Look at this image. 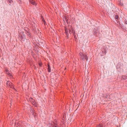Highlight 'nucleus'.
<instances>
[{
	"label": "nucleus",
	"instance_id": "27",
	"mask_svg": "<svg viewBox=\"0 0 127 127\" xmlns=\"http://www.w3.org/2000/svg\"><path fill=\"white\" fill-rule=\"evenodd\" d=\"M101 125H100L99 126V127H101Z\"/></svg>",
	"mask_w": 127,
	"mask_h": 127
},
{
	"label": "nucleus",
	"instance_id": "24",
	"mask_svg": "<svg viewBox=\"0 0 127 127\" xmlns=\"http://www.w3.org/2000/svg\"><path fill=\"white\" fill-rule=\"evenodd\" d=\"M125 23L127 25V20L125 21Z\"/></svg>",
	"mask_w": 127,
	"mask_h": 127
},
{
	"label": "nucleus",
	"instance_id": "21",
	"mask_svg": "<svg viewBox=\"0 0 127 127\" xmlns=\"http://www.w3.org/2000/svg\"><path fill=\"white\" fill-rule=\"evenodd\" d=\"M17 0V2L19 3H22V1L21 0Z\"/></svg>",
	"mask_w": 127,
	"mask_h": 127
},
{
	"label": "nucleus",
	"instance_id": "1",
	"mask_svg": "<svg viewBox=\"0 0 127 127\" xmlns=\"http://www.w3.org/2000/svg\"><path fill=\"white\" fill-rule=\"evenodd\" d=\"M93 34L96 37H98L99 38L101 37L102 34L100 33L99 31H98V29H94L93 31Z\"/></svg>",
	"mask_w": 127,
	"mask_h": 127
},
{
	"label": "nucleus",
	"instance_id": "26",
	"mask_svg": "<svg viewBox=\"0 0 127 127\" xmlns=\"http://www.w3.org/2000/svg\"><path fill=\"white\" fill-rule=\"evenodd\" d=\"M45 23L46 22H43V23H44V24L45 25Z\"/></svg>",
	"mask_w": 127,
	"mask_h": 127
},
{
	"label": "nucleus",
	"instance_id": "7",
	"mask_svg": "<svg viewBox=\"0 0 127 127\" xmlns=\"http://www.w3.org/2000/svg\"><path fill=\"white\" fill-rule=\"evenodd\" d=\"M29 2L33 5L36 6L37 5V3L35 2V1L33 0H29Z\"/></svg>",
	"mask_w": 127,
	"mask_h": 127
},
{
	"label": "nucleus",
	"instance_id": "6",
	"mask_svg": "<svg viewBox=\"0 0 127 127\" xmlns=\"http://www.w3.org/2000/svg\"><path fill=\"white\" fill-rule=\"evenodd\" d=\"M26 34L28 36V37L29 38H32V35L30 31L28 32H25Z\"/></svg>",
	"mask_w": 127,
	"mask_h": 127
},
{
	"label": "nucleus",
	"instance_id": "9",
	"mask_svg": "<svg viewBox=\"0 0 127 127\" xmlns=\"http://www.w3.org/2000/svg\"><path fill=\"white\" fill-rule=\"evenodd\" d=\"M70 28L71 29H69V32L70 34L73 33L74 32V30L73 28V27H72V26H70Z\"/></svg>",
	"mask_w": 127,
	"mask_h": 127
},
{
	"label": "nucleus",
	"instance_id": "4",
	"mask_svg": "<svg viewBox=\"0 0 127 127\" xmlns=\"http://www.w3.org/2000/svg\"><path fill=\"white\" fill-rule=\"evenodd\" d=\"M29 100L32 104L34 105L35 106H37V103H36L34 100L32 98H30Z\"/></svg>",
	"mask_w": 127,
	"mask_h": 127
},
{
	"label": "nucleus",
	"instance_id": "13",
	"mask_svg": "<svg viewBox=\"0 0 127 127\" xmlns=\"http://www.w3.org/2000/svg\"><path fill=\"white\" fill-rule=\"evenodd\" d=\"M48 68H47L48 71V72H51V67H50V65L48 63Z\"/></svg>",
	"mask_w": 127,
	"mask_h": 127
},
{
	"label": "nucleus",
	"instance_id": "5",
	"mask_svg": "<svg viewBox=\"0 0 127 127\" xmlns=\"http://www.w3.org/2000/svg\"><path fill=\"white\" fill-rule=\"evenodd\" d=\"M102 50H102V52L100 53L101 56H103L105 55L106 53V51L105 49H103Z\"/></svg>",
	"mask_w": 127,
	"mask_h": 127
},
{
	"label": "nucleus",
	"instance_id": "19",
	"mask_svg": "<svg viewBox=\"0 0 127 127\" xmlns=\"http://www.w3.org/2000/svg\"><path fill=\"white\" fill-rule=\"evenodd\" d=\"M115 18L116 19L118 20L119 19V17L118 15L117 14H116L115 16Z\"/></svg>",
	"mask_w": 127,
	"mask_h": 127
},
{
	"label": "nucleus",
	"instance_id": "15",
	"mask_svg": "<svg viewBox=\"0 0 127 127\" xmlns=\"http://www.w3.org/2000/svg\"><path fill=\"white\" fill-rule=\"evenodd\" d=\"M122 79H127V76L125 75H123L122 77Z\"/></svg>",
	"mask_w": 127,
	"mask_h": 127
},
{
	"label": "nucleus",
	"instance_id": "8",
	"mask_svg": "<svg viewBox=\"0 0 127 127\" xmlns=\"http://www.w3.org/2000/svg\"><path fill=\"white\" fill-rule=\"evenodd\" d=\"M25 35L24 34H23L21 35L20 37V38L21 39L22 41H24V39H25Z\"/></svg>",
	"mask_w": 127,
	"mask_h": 127
},
{
	"label": "nucleus",
	"instance_id": "22",
	"mask_svg": "<svg viewBox=\"0 0 127 127\" xmlns=\"http://www.w3.org/2000/svg\"><path fill=\"white\" fill-rule=\"evenodd\" d=\"M27 62H30L31 60L27 58Z\"/></svg>",
	"mask_w": 127,
	"mask_h": 127
},
{
	"label": "nucleus",
	"instance_id": "17",
	"mask_svg": "<svg viewBox=\"0 0 127 127\" xmlns=\"http://www.w3.org/2000/svg\"><path fill=\"white\" fill-rule=\"evenodd\" d=\"M64 30L65 31V33H68V30L67 29L66 27H65Z\"/></svg>",
	"mask_w": 127,
	"mask_h": 127
},
{
	"label": "nucleus",
	"instance_id": "25",
	"mask_svg": "<svg viewBox=\"0 0 127 127\" xmlns=\"http://www.w3.org/2000/svg\"><path fill=\"white\" fill-rule=\"evenodd\" d=\"M42 21L43 22H46L44 19H42Z\"/></svg>",
	"mask_w": 127,
	"mask_h": 127
},
{
	"label": "nucleus",
	"instance_id": "10",
	"mask_svg": "<svg viewBox=\"0 0 127 127\" xmlns=\"http://www.w3.org/2000/svg\"><path fill=\"white\" fill-rule=\"evenodd\" d=\"M68 18L66 16H64V18L63 19V20L64 21H66L67 23L68 24Z\"/></svg>",
	"mask_w": 127,
	"mask_h": 127
},
{
	"label": "nucleus",
	"instance_id": "14",
	"mask_svg": "<svg viewBox=\"0 0 127 127\" xmlns=\"http://www.w3.org/2000/svg\"><path fill=\"white\" fill-rule=\"evenodd\" d=\"M73 35L74 36V37L75 39H77V38L75 34V32L74 30L73 32L72 33Z\"/></svg>",
	"mask_w": 127,
	"mask_h": 127
},
{
	"label": "nucleus",
	"instance_id": "2",
	"mask_svg": "<svg viewBox=\"0 0 127 127\" xmlns=\"http://www.w3.org/2000/svg\"><path fill=\"white\" fill-rule=\"evenodd\" d=\"M79 55L81 60L83 61H84L85 60L87 61L88 60V57L86 55H84L81 52L79 53Z\"/></svg>",
	"mask_w": 127,
	"mask_h": 127
},
{
	"label": "nucleus",
	"instance_id": "20",
	"mask_svg": "<svg viewBox=\"0 0 127 127\" xmlns=\"http://www.w3.org/2000/svg\"><path fill=\"white\" fill-rule=\"evenodd\" d=\"M66 35V37H67V39L69 37V34L68 33H65Z\"/></svg>",
	"mask_w": 127,
	"mask_h": 127
},
{
	"label": "nucleus",
	"instance_id": "16",
	"mask_svg": "<svg viewBox=\"0 0 127 127\" xmlns=\"http://www.w3.org/2000/svg\"><path fill=\"white\" fill-rule=\"evenodd\" d=\"M119 26L121 27V29H124V27L120 24H119Z\"/></svg>",
	"mask_w": 127,
	"mask_h": 127
},
{
	"label": "nucleus",
	"instance_id": "23",
	"mask_svg": "<svg viewBox=\"0 0 127 127\" xmlns=\"http://www.w3.org/2000/svg\"><path fill=\"white\" fill-rule=\"evenodd\" d=\"M42 64L41 63H40L39 64V65L40 66H41Z\"/></svg>",
	"mask_w": 127,
	"mask_h": 127
},
{
	"label": "nucleus",
	"instance_id": "18",
	"mask_svg": "<svg viewBox=\"0 0 127 127\" xmlns=\"http://www.w3.org/2000/svg\"><path fill=\"white\" fill-rule=\"evenodd\" d=\"M8 2H9L10 4H9L10 5L13 2V1L12 0H8Z\"/></svg>",
	"mask_w": 127,
	"mask_h": 127
},
{
	"label": "nucleus",
	"instance_id": "11",
	"mask_svg": "<svg viewBox=\"0 0 127 127\" xmlns=\"http://www.w3.org/2000/svg\"><path fill=\"white\" fill-rule=\"evenodd\" d=\"M6 84L7 86H10L11 87L12 85V83L11 82L9 81L7 82Z\"/></svg>",
	"mask_w": 127,
	"mask_h": 127
},
{
	"label": "nucleus",
	"instance_id": "12",
	"mask_svg": "<svg viewBox=\"0 0 127 127\" xmlns=\"http://www.w3.org/2000/svg\"><path fill=\"white\" fill-rule=\"evenodd\" d=\"M24 30L25 31V32H27L30 31V30L27 27H25Z\"/></svg>",
	"mask_w": 127,
	"mask_h": 127
},
{
	"label": "nucleus",
	"instance_id": "3",
	"mask_svg": "<svg viewBox=\"0 0 127 127\" xmlns=\"http://www.w3.org/2000/svg\"><path fill=\"white\" fill-rule=\"evenodd\" d=\"M5 71L6 73L7 74L8 76L10 78H13V76L11 73H10V71H9L7 68H5Z\"/></svg>",
	"mask_w": 127,
	"mask_h": 127
}]
</instances>
